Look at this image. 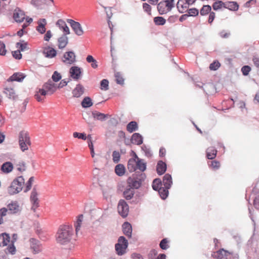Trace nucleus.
<instances>
[{
    "mask_svg": "<svg viewBox=\"0 0 259 259\" xmlns=\"http://www.w3.org/2000/svg\"><path fill=\"white\" fill-rule=\"evenodd\" d=\"M172 184V179L170 175L167 174L163 178L162 182L160 179H155L152 183V188L158 191L162 199H165L168 196V189Z\"/></svg>",
    "mask_w": 259,
    "mask_h": 259,
    "instance_id": "obj_1",
    "label": "nucleus"
},
{
    "mask_svg": "<svg viewBox=\"0 0 259 259\" xmlns=\"http://www.w3.org/2000/svg\"><path fill=\"white\" fill-rule=\"evenodd\" d=\"M73 236V230L71 226L63 225L59 227L56 240L61 245H67L71 242Z\"/></svg>",
    "mask_w": 259,
    "mask_h": 259,
    "instance_id": "obj_2",
    "label": "nucleus"
},
{
    "mask_svg": "<svg viewBox=\"0 0 259 259\" xmlns=\"http://www.w3.org/2000/svg\"><path fill=\"white\" fill-rule=\"evenodd\" d=\"M134 153V158H130L127 163V169L130 172H134L137 169L144 171L146 169V163L143 159H140L135 152Z\"/></svg>",
    "mask_w": 259,
    "mask_h": 259,
    "instance_id": "obj_3",
    "label": "nucleus"
},
{
    "mask_svg": "<svg viewBox=\"0 0 259 259\" xmlns=\"http://www.w3.org/2000/svg\"><path fill=\"white\" fill-rule=\"evenodd\" d=\"M25 185V179L23 176L15 178L7 188L8 193L11 195H15L20 193Z\"/></svg>",
    "mask_w": 259,
    "mask_h": 259,
    "instance_id": "obj_4",
    "label": "nucleus"
},
{
    "mask_svg": "<svg viewBox=\"0 0 259 259\" xmlns=\"http://www.w3.org/2000/svg\"><path fill=\"white\" fill-rule=\"evenodd\" d=\"M145 178V174H141L136 177L133 176V177L128 178L127 180L128 186L133 190V189H138L141 187Z\"/></svg>",
    "mask_w": 259,
    "mask_h": 259,
    "instance_id": "obj_5",
    "label": "nucleus"
},
{
    "mask_svg": "<svg viewBox=\"0 0 259 259\" xmlns=\"http://www.w3.org/2000/svg\"><path fill=\"white\" fill-rule=\"evenodd\" d=\"M19 144L21 150L24 152L28 149L31 145L30 139L27 132L21 131L19 135Z\"/></svg>",
    "mask_w": 259,
    "mask_h": 259,
    "instance_id": "obj_6",
    "label": "nucleus"
},
{
    "mask_svg": "<svg viewBox=\"0 0 259 259\" xmlns=\"http://www.w3.org/2000/svg\"><path fill=\"white\" fill-rule=\"evenodd\" d=\"M128 246L127 240L123 236H120L118 239V242L115 244V248L116 253L119 255H122L125 253Z\"/></svg>",
    "mask_w": 259,
    "mask_h": 259,
    "instance_id": "obj_7",
    "label": "nucleus"
},
{
    "mask_svg": "<svg viewBox=\"0 0 259 259\" xmlns=\"http://www.w3.org/2000/svg\"><path fill=\"white\" fill-rule=\"evenodd\" d=\"M174 7V0H166L160 2L157 5V10L160 15L168 12Z\"/></svg>",
    "mask_w": 259,
    "mask_h": 259,
    "instance_id": "obj_8",
    "label": "nucleus"
},
{
    "mask_svg": "<svg viewBox=\"0 0 259 259\" xmlns=\"http://www.w3.org/2000/svg\"><path fill=\"white\" fill-rule=\"evenodd\" d=\"M233 252L221 248L217 251H213L211 253V256L216 259H228L230 258L231 255H232Z\"/></svg>",
    "mask_w": 259,
    "mask_h": 259,
    "instance_id": "obj_9",
    "label": "nucleus"
},
{
    "mask_svg": "<svg viewBox=\"0 0 259 259\" xmlns=\"http://www.w3.org/2000/svg\"><path fill=\"white\" fill-rule=\"evenodd\" d=\"M117 210L119 214L122 217L125 218L127 216L129 211L128 204L124 200H120L118 204Z\"/></svg>",
    "mask_w": 259,
    "mask_h": 259,
    "instance_id": "obj_10",
    "label": "nucleus"
},
{
    "mask_svg": "<svg viewBox=\"0 0 259 259\" xmlns=\"http://www.w3.org/2000/svg\"><path fill=\"white\" fill-rule=\"evenodd\" d=\"M67 22L70 24L72 29L77 35L81 36L84 34L83 28L79 22L72 19H68Z\"/></svg>",
    "mask_w": 259,
    "mask_h": 259,
    "instance_id": "obj_11",
    "label": "nucleus"
},
{
    "mask_svg": "<svg viewBox=\"0 0 259 259\" xmlns=\"http://www.w3.org/2000/svg\"><path fill=\"white\" fill-rule=\"evenodd\" d=\"M38 193L35 188H33L30 197L31 203L32 204L31 209L35 211V209L39 206V200L38 198Z\"/></svg>",
    "mask_w": 259,
    "mask_h": 259,
    "instance_id": "obj_12",
    "label": "nucleus"
},
{
    "mask_svg": "<svg viewBox=\"0 0 259 259\" xmlns=\"http://www.w3.org/2000/svg\"><path fill=\"white\" fill-rule=\"evenodd\" d=\"M47 95H48L47 91L42 88L35 91L34 97L37 102L43 103L45 101Z\"/></svg>",
    "mask_w": 259,
    "mask_h": 259,
    "instance_id": "obj_13",
    "label": "nucleus"
},
{
    "mask_svg": "<svg viewBox=\"0 0 259 259\" xmlns=\"http://www.w3.org/2000/svg\"><path fill=\"white\" fill-rule=\"evenodd\" d=\"M4 93L9 99L15 100L17 97L14 88H12L7 82L4 88Z\"/></svg>",
    "mask_w": 259,
    "mask_h": 259,
    "instance_id": "obj_14",
    "label": "nucleus"
},
{
    "mask_svg": "<svg viewBox=\"0 0 259 259\" xmlns=\"http://www.w3.org/2000/svg\"><path fill=\"white\" fill-rule=\"evenodd\" d=\"M63 61L68 64H72L75 61V55L73 52L65 53L63 56Z\"/></svg>",
    "mask_w": 259,
    "mask_h": 259,
    "instance_id": "obj_15",
    "label": "nucleus"
},
{
    "mask_svg": "<svg viewBox=\"0 0 259 259\" xmlns=\"http://www.w3.org/2000/svg\"><path fill=\"white\" fill-rule=\"evenodd\" d=\"M42 88L47 91L48 94L50 95L53 94L57 90V85L51 81L45 83Z\"/></svg>",
    "mask_w": 259,
    "mask_h": 259,
    "instance_id": "obj_16",
    "label": "nucleus"
},
{
    "mask_svg": "<svg viewBox=\"0 0 259 259\" xmlns=\"http://www.w3.org/2000/svg\"><path fill=\"white\" fill-rule=\"evenodd\" d=\"M25 15L24 12L19 8H16L14 10L13 18L16 22H22L25 18Z\"/></svg>",
    "mask_w": 259,
    "mask_h": 259,
    "instance_id": "obj_17",
    "label": "nucleus"
},
{
    "mask_svg": "<svg viewBox=\"0 0 259 259\" xmlns=\"http://www.w3.org/2000/svg\"><path fill=\"white\" fill-rule=\"evenodd\" d=\"M30 248L34 254L37 253L41 250V247L39 242L34 239H30Z\"/></svg>",
    "mask_w": 259,
    "mask_h": 259,
    "instance_id": "obj_18",
    "label": "nucleus"
},
{
    "mask_svg": "<svg viewBox=\"0 0 259 259\" xmlns=\"http://www.w3.org/2000/svg\"><path fill=\"white\" fill-rule=\"evenodd\" d=\"M25 78V75L22 73L17 72L13 74L11 76H10L7 80V82L8 83H10L11 82L16 81H21Z\"/></svg>",
    "mask_w": 259,
    "mask_h": 259,
    "instance_id": "obj_19",
    "label": "nucleus"
},
{
    "mask_svg": "<svg viewBox=\"0 0 259 259\" xmlns=\"http://www.w3.org/2000/svg\"><path fill=\"white\" fill-rule=\"evenodd\" d=\"M80 68L77 66H73L70 69V76L74 79H78L81 75Z\"/></svg>",
    "mask_w": 259,
    "mask_h": 259,
    "instance_id": "obj_20",
    "label": "nucleus"
},
{
    "mask_svg": "<svg viewBox=\"0 0 259 259\" xmlns=\"http://www.w3.org/2000/svg\"><path fill=\"white\" fill-rule=\"evenodd\" d=\"M56 25L59 27L60 29L63 30L64 34L67 35L70 33L69 28L64 20L62 19L58 20L56 23Z\"/></svg>",
    "mask_w": 259,
    "mask_h": 259,
    "instance_id": "obj_21",
    "label": "nucleus"
},
{
    "mask_svg": "<svg viewBox=\"0 0 259 259\" xmlns=\"http://www.w3.org/2000/svg\"><path fill=\"white\" fill-rule=\"evenodd\" d=\"M14 168L13 164L11 162H6L4 163L1 166L2 171L6 174L12 171Z\"/></svg>",
    "mask_w": 259,
    "mask_h": 259,
    "instance_id": "obj_22",
    "label": "nucleus"
},
{
    "mask_svg": "<svg viewBox=\"0 0 259 259\" xmlns=\"http://www.w3.org/2000/svg\"><path fill=\"white\" fill-rule=\"evenodd\" d=\"M123 232L127 237L131 238L132 234V227L130 223L125 222L122 225Z\"/></svg>",
    "mask_w": 259,
    "mask_h": 259,
    "instance_id": "obj_23",
    "label": "nucleus"
},
{
    "mask_svg": "<svg viewBox=\"0 0 259 259\" xmlns=\"http://www.w3.org/2000/svg\"><path fill=\"white\" fill-rule=\"evenodd\" d=\"M38 26L36 30L41 34H43L46 32V25H47V21L45 19H41L38 21Z\"/></svg>",
    "mask_w": 259,
    "mask_h": 259,
    "instance_id": "obj_24",
    "label": "nucleus"
},
{
    "mask_svg": "<svg viewBox=\"0 0 259 259\" xmlns=\"http://www.w3.org/2000/svg\"><path fill=\"white\" fill-rule=\"evenodd\" d=\"M10 242V237L7 233H2L0 235V246H7Z\"/></svg>",
    "mask_w": 259,
    "mask_h": 259,
    "instance_id": "obj_25",
    "label": "nucleus"
},
{
    "mask_svg": "<svg viewBox=\"0 0 259 259\" xmlns=\"http://www.w3.org/2000/svg\"><path fill=\"white\" fill-rule=\"evenodd\" d=\"M217 150L214 147H208L206 149V157L209 159H214L217 154Z\"/></svg>",
    "mask_w": 259,
    "mask_h": 259,
    "instance_id": "obj_26",
    "label": "nucleus"
},
{
    "mask_svg": "<svg viewBox=\"0 0 259 259\" xmlns=\"http://www.w3.org/2000/svg\"><path fill=\"white\" fill-rule=\"evenodd\" d=\"M84 93L83 87L78 84L72 91L73 96L76 98L80 97Z\"/></svg>",
    "mask_w": 259,
    "mask_h": 259,
    "instance_id": "obj_27",
    "label": "nucleus"
},
{
    "mask_svg": "<svg viewBox=\"0 0 259 259\" xmlns=\"http://www.w3.org/2000/svg\"><path fill=\"white\" fill-rule=\"evenodd\" d=\"M7 209L8 210V213H15L19 211V205L16 202H12L7 205Z\"/></svg>",
    "mask_w": 259,
    "mask_h": 259,
    "instance_id": "obj_28",
    "label": "nucleus"
},
{
    "mask_svg": "<svg viewBox=\"0 0 259 259\" xmlns=\"http://www.w3.org/2000/svg\"><path fill=\"white\" fill-rule=\"evenodd\" d=\"M45 56L48 58H53L56 56V51L51 47H47L44 49L43 51Z\"/></svg>",
    "mask_w": 259,
    "mask_h": 259,
    "instance_id": "obj_29",
    "label": "nucleus"
},
{
    "mask_svg": "<svg viewBox=\"0 0 259 259\" xmlns=\"http://www.w3.org/2000/svg\"><path fill=\"white\" fill-rule=\"evenodd\" d=\"M131 142L133 144L140 145L143 143V138L139 133H135L132 136Z\"/></svg>",
    "mask_w": 259,
    "mask_h": 259,
    "instance_id": "obj_30",
    "label": "nucleus"
},
{
    "mask_svg": "<svg viewBox=\"0 0 259 259\" xmlns=\"http://www.w3.org/2000/svg\"><path fill=\"white\" fill-rule=\"evenodd\" d=\"M156 170L158 175H161L163 174L166 170L165 163L162 161H159L157 164Z\"/></svg>",
    "mask_w": 259,
    "mask_h": 259,
    "instance_id": "obj_31",
    "label": "nucleus"
},
{
    "mask_svg": "<svg viewBox=\"0 0 259 259\" xmlns=\"http://www.w3.org/2000/svg\"><path fill=\"white\" fill-rule=\"evenodd\" d=\"M195 0H179V3L181 2L183 4H179L181 5L182 10H179L180 13H183L184 11L187 9L189 5L193 4Z\"/></svg>",
    "mask_w": 259,
    "mask_h": 259,
    "instance_id": "obj_32",
    "label": "nucleus"
},
{
    "mask_svg": "<svg viewBox=\"0 0 259 259\" xmlns=\"http://www.w3.org/2000/svg\"><path fill=\"white\" fill-rule=\"evenodd\" d=\"M68 44V37L64 34L58 39V47L60 49L64 48Z\"/></svg>",
    "mask_w": 259,
    "mask_h": 259,
    "instance_id": "obj_33",
    "label": "nucleus"
},
{
    "mask_svg": "<svg viewBox=\"0 0 259 259\" xmlns=\"http://www.w3.org/2000/svg\"><path fill=\"white\" fill-rule=\"evenodd\" d=\"M224 8L231 11H237L238 9L239 6L236 2H228L224 3Z\"/></svg>",
    "mask_w": 259,
    "mask_h": 259,
    "instance_id": "obj_34",
    "label": "nucleus"
},
{
    "mask_svg": "<svg viewBox=\"0 0 259 259\" xmlns=\"http://www.w3.org/2000/svg\"><path fill=\"white\" fill-rule=\"evenodd\" d=\"M115 172L118 176H122L125 174V168L122 164H117L115 167Z\"/></svg>",
    "mask_w": 259,
    "mask_h": 259,
    "instance_id": "obj_35",
    "label": "nucleus"
},
{
    "mask_svg": "<svg viewBox=\"0 0 259 259\" xmlns=\"http://www.w3.org/2000/svg\"><path fill=\"white\" fill-rule=\"evenodd\" d=\"M83 215L82 214H80L77 217L76 221L74 223V226L75 228V231L76 233H77V232L80 229L81 226L83 221Z\"/></svg>",
    "mask_w": 259,
    "mask_h": 259,
    "instance_id": "obj_36",
    "label": "nucleus"
},
{
    "mask_svg": "<svg viewBox=\"0 0 259 259\" xmlns=\"http://www.w3.org/2000/svg\"><path fill=\"white\" fill-rule=\"evenodd\" d=\"M138 128V124L136 121H131L126 125V130L131 133L137 130Z\"/></svg>",
    "mask_w": 259,
    "mask_h": 259,
    "instance_id": "obj_37",
    "label": "nucleus"
},
{
    "mask_svg": "<svg viewBox=\"0 0 259 259\" xmlns=\"http://www.w3.org/2000/svg\"><path fill=\"white\" fill-rule=\"evenodd\" d=\"M87 61L91 63V67L94 69H96L98 67V62L92 55H88L86 58Z\"/></svg>",
    "mask_w": 259,
    "mask_h": 259,
    "instance_id": "obj_38",
    "label": "nucleus"
},
{
    "mask_svg": "<svg viewBox=\"0 0 259 259\" xmlns=\"http://www.w3.org/2000/svg\"><path fill=\"white\" fill-rule=\"evenodd\" d=\"M92 115L94 118L100 120H103L106 117V115L97 111H93Z\"/></svg>",
    "mask_w": 259,
    "mask_h": 259,
    "instance_id": "obj_39",
    "label": "nucleus"
},
{
    "mask_svg": "<svg viewBox=\"0 0 259 259\" xmlns=\"http://www.w3.org/2000/svg\"><path fill=\"white\" fill-rule=\"evenodd\" d=\"M134 191L131 188H128L123 192L124 197L127 200H130L134 196Z\"/></svg>",
    "mask_w": 259,
    "mask_h": 259,
    "instance_id": "obj_40",
    "label": "nucleus"
},
{
    "mask_svg": "<svg viewBox=\"0 0 259 259\" xmlns=\"http://www.w3.org/2000/svg\"><path fill=\"white\" fill-rule=\"evenodd\" d=\"M7 208L3 207L0 209V225L4 222V218L8 214Z\"/></svg>",
    "mask_w": 259,
    "mask_h": 259,
    "instance_id": "obj_41",
    "label": "nucleus"
},
{
    "mask_svg": "<svg viewBox=\"0 0 259 259\" xmlns=\"http://www.w3.org/2000/svg\"><path fill=\"white\" fill-rule=\"evenodd\" d=\"M81 105L83 108H88L93 105V103L90 98L85 97L81 102Z\"/></svg>",
    "mask_w": 259,
    "mask_h": 259,
    "instance_id": "obj_42",
    "label": "nucleus"
},
{
    "mask_svg": "<svg viewBox=\"0 0 259 259\" xmlns=\"http://www.w3.org/2000/svg\"><path fill=\"white\" fill-rule=\"evenodd\" d=\"M34 181V178L33 177H31L29 179L28 181L25 184V190H24L25 192H28V191H29L31 189V188L32 187V183H33Z\"/></svg>",
    "mask_w": 259,
    "mask_h": 259,
    "instance_id": "obj_43",
    "label": "nucleus"
},
{
    "mask_svg": "<svg viewBox=\"0 0 259 259\" xmlns=\"http://www.w3.org/2000/svg\"><path fill=\"white\" fill-rule=\"evenodd\" d=\"M153 21L157 25H163L166 22V20L162 17H155Z\"/></svg>",
    "mask_w": 259,
    "mask_h": 259,
    "instance_id": "obj_44",
    "label": "nucleus"
},
{
    "mask_svg": "<svg viewBox=\"0 0 259 259\" xmlns=\"http://www.w3.org/2000/svg\"><path fill=\"white\" fill-rule=\"evenodd\" d=\"M220 66V63L218 61L215 60L210 64L209 68L210 70L215 71L218 70Z\"/></svg>",
    "mask_w": 259,
    "mask_h": 259,
    "instance_id": "obj_45",
    "label": "nucleus"
},
{
    "mask_svg": "<svg viewBox=\"0 0 259 259\" xmlns=\"http://www.w3.org/2000/svg\"><path fill=\"white\" fill-rule=\"evenodd\" d=\"M160 247L163 250L167 249L169 248L168 240L167 238L163 239L159 244Z\"/></svg>",
    "mask_w": 259,
    "mask_h": 259,
    "instance_id": "obj_46",
    "label": "nucleus"
},
{
    "mask_svg": "<svg viewBox=\"0 0 259 259\" xmlns=\"http://www.w3.org/2000/svg\"><path fill=\"white\" fill-rule=\"evenodd\" d=\"M211 8L209 5H205L200 10V14L205 15L210 12Z\"/></svg>",
    "mask_w": 259,
    "mask_h": 259,
    "instance_id": "obj_47",
    "label": "nucleus"
},
{
    "mask_svg": "<svg viewBox=\"0 0 259 259\" xmlns=\"http://www.w3.org/2000/svg\"><path fill=\"white\" fill-rule=\"evenodd\" d=\"M16 247L14 246V243H11V244L6 248V253L14 254L16 253Z\"/></svg>",
    "mask_w": 259,
    "mask_h": 259,
    "instance_id": "obj_48",
    "label": "nucleus"
},
{
    "mask_svg": "<svg viewBox=\"0 0 259 259\" xmlns=\"http://www.w3.org/2000/svg\"><path fill=\"white\" fill-rule=\"evenodd\" d=\"M209 166L213 169H218L220 167L221 164L219 161L213 160L208 163Z\"/></svg>",
    "mask_w": 259,
    "mask_h": 259,
    "instance_id": "obj_49",
    "label": "nucleus"
},
{
    "mask_svg": "<svg viewBox=\"0 0 259 259\" xmlns=\"http://www.w3.org/2000/svg\"><path fill=\"white\" fill-rule=\"evenodd\" d=\"M223 7L224 8V3L222 1L216 2L214 3L212 5L213 10L215 11L220 9Z\"/></svg>",
    "mask_w": 259,
    "mask_h": 259,
    "instance_id": "obj_50",
    "label": "nucleus"
},
{
    "mask_svg": "<svg viewBox=\"0 0 259 259\" xmlns=\"http://www.w3.org/2000/svg\"><path fill=\"white\" fill-rule=\"evenodd\" d=\"M113 161L115 163H118L120 158V155L118 151H114L112 153Z\"/></svg>",
    "mask_w": 259,
    "mask_h": 259,
    "instance_id": "obj_51",
    "label": "nucleus"
},
{
    "mask_svg": "<svg viewBox=\"0 0 259 259\" xmlns=\"http://www.w3.org/2000/svg\"><path fill=\"white\" fill-rule=\"evenodd\" d=\"M115 77L116 78V82L120 84H122L124 83V79L121 76V74L119 72H116L115 74Z\"/></svg>",
    "mask_w": 259,
    "mask_h": 259,
    "instance_id": "obj_52",
    "label": "nucleus"
},
{
    "mask_svg": "<svg viewBox=\"0 0 259 259\" xmlns=\"http://www.w3.org/2000/svg\"><path fill=\"white\" fill-rule=\"evenodd\" d=\"M73 136L74 138H77L78 139H80L83 140H87V136L86 134L84 133H79L77 132H74L73 134Z\"/></svg>",
    "mask_w": 259,
    "mask_h": 259,
    "instance_id": "obj_53",
    "label": "nucleus"
},
{
    "mask_svg": "<svg viewBox=\"0 0 259 259\" xmlns=\"http://www.w3.org/2000/svg\"><path fill=\"white\" fill-rule=\"evenodd\" d=\"M143 8L144 11L146 12L149 15H151V7L147 3L143 4Z\"/></svg>",
    "mask_w": 259,
    "mask_h": 259,
    "instance_id": "obj_54",
    "label": "nucleus"
},
{
    "mask_svg": "<svg viewBox=\"0 0 259 259\" xmlns=\"http://www.w3.org/2000/svg\"><path fill=\"white\" fill-rule=\"evenodd\" d=\"M109 82L108 80L104 79L101 82V89L106 91L108 89Z\"/></svg>",
    "mask_w": 259,
    "mask_h": 259,
    "instance_id": "obj_55",
    "label": "nucleus"
},
{
    "mask_svg": "<svg viewBox=\"0 0 259 259\" xmlns=\"http://www.w3.org/2000/svg\"><path fill=\"white\" fill-rule=\"evenodd\" d=\"M16 47L19 49L20 51H24L27 47V44L24 42H19L16 44Z\"/></svg>",
    "mask_w": 259,
    "mask_h": 259,
    "instance_id": "obj_56",
    "label": "nucleus"
},
{
    "mask_svg": "<svg viewBox=\"0 0 259 259\" xmlns=\"http://www.w3.org/2000/svg\"><path fill=\"white\" fill-rule=\"evenodd\" d=\"M52 78L53 80V81L57 82L61 79V75L57 71H55L52 76Z\"/></svg>",
    "mask_w": 259,
    "mask_h": 259,
    "instance_id": "obj_57",
    "label": "nucleus"
},
{
    "mask_svg": "<svg viewBox=\"0 0 259 259\" xmlns=\"http://www.w3.org/2000/svg\"><path fill=\"white\" fill-rule=\"evenodd\" d=\"M198 10L195 8L190 9L188 10V15L189 16H196L198 15Z\"/></svg>",
    "mask_w": 259,
    "mask_h": 259,
    "instance_id": "obj_58",
    "label": "nucleus"
},
{
    "mask_svg": "<svg viewBox=\"0 0 259 259\" xmlns=\"http://www.w3.org/2000/svg\"><path fill=\"white\" fill-rule=\"evenodd\" d=\"M251 70V68L249 66H244L241 68V71L244 75H247Z\"/></svg>",
    "mask_w": 259,
    "mask_h": 259,
    "instance_id": "obj_59",
    "label": "nucleus"
},
{
    "mask_svg": "<svg viewBox=\"0 0 259 259\" xmlns=\"http://www.w3.org/2000/svg\"><path fill=\"white\" fill-rule=\"evenodd\" d=\"M6 50L5 44L0 41V55H5L6 53Z\"/></svg>",
    "mask_w": 259,
    "mask_h": 259,
    "instance_id": "obj_60",
    "label": "nucleus"
},
{
    "mask_svg": "<svg viewBox=\"0 0 259 259\" xmlns=\"http://www.w3.org/2000/svg\"><path fill=\"white\" fill-rule=\"evenodd\" d=\"M20 50H17L12 52V55L14 58L16 59H20L22 58V54H21Z\"/></svg>",
    "mask_w": 259,
    "mask_h": 259,
    "instance_id": "obj_61",
    "label": "nucleus"
},
{
    "mask_svg": "<svg viewBox=\"0 0 259 259\" xmlns=\"http://www.w3.org/2000/svg\"><path fill=\"white\" fill-rule=\"evenodd\" d=\"M18 171L22 172L26 170V165L24 163H20L17 168Z\"/></svg>",
    "mask_w": 259,
    "mask_h": 259,
    "instance_id": "obj_62",
    "label": "nucleus"
},
{
    "mask_svg": "<svg viewBox=\"0 0 259 259\" xmlns=\"http://www.w3.org/2000/svg\"><path fill=\"white\" fill-rule=\"evenodd\" d=\"M157 254V251L155 249H152L148 254V258L149 259H154Z\"/></svg>",
    "mask_w": 259,
    "mask_h": 259,
    "instance_id": "obj_63",
    "label": "nucleus"
},
{
    "mask_svg": "<svg viewBox=\"0 0 259 259\" xmlns=\"http://www.w3.org/2000/svg\"><path fill=\"white\" fill-rule=\"evenodd\" d=\"M252 61L255 66L259 69V57L257 56H253L252 58Z\"/></svg>",
    "mask_w": 259,
    "mask_h": 259,
    "instance_id": "obj_64",
    "label": "nucleus"
}]
</instances>
